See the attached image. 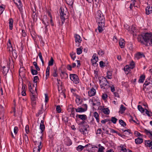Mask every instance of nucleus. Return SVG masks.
<instances>
[{
  "label": "nucleus",
  "mask_w": 152,
  "mask_h": 152,
  "mask_svg": "<svg viewBox=\"0 0 152 152\" xmlns=\"http://www.w3.org/2000/svg\"><path fill=\"white\" fill-rule=\"evenodd\" d=\"M142 37L144 41L146 42L147 44L150 45L152 43V33H146L142 35Z\"/></svg>",
  "instance_id": "2"
},
{
  "label": "nucleus",
  "mask_w": 152,
  "mask_h": 152,
  "mask_svg": "<svg viewBox=\"0 0 152 152\" xmlns=\"http://www.w3.org/2000/svg\"><path fill=\"white\" fill-rule=\"evenodd\" d=\"M53 152H61V151L58 147L57 149L56 148L53 150Z\"/></svg>",
  "instance_id": "64"
},
{
  "label": "nucleus",
  "mask_w": 152,
  "mask_h": 152,
  "mask_svg": "<svg viewBox=\"0 0 152 152\" xmlns=\"http://www.w3.org/2000/svg\"><path fill=\"white\" fill-rule=\"evenodd\" d=\"M56 110L58 113H60L61 112V107L60 106H57L56 108Z\"/></svg>",
  "instance_id": "47"
},
{
  "label": "nucleus",
  "mask_w": 152,
  "mask_h": 152,
  "mask_svg": "<svg viewBox=\"0 0 152 152\" xmlns=\"http://www.w3.org/2000/svg\"><path fill=\"white\" fill-rule=\"evenodd\" d=\"M87 146V145H86L84 146L81 145H79L77 147V150L78 151H81L85 147H86Z\"/></svg>",
  "instance_id": "29"
},
{
  "label": "nucleus",
  "mask_w": 152,
  "mask_h": 152,
  "mask_svg": "<svg viewBox=\"0 0 152 152\" xmlns=\"http://www.w3.org/2000/svg\"><path fill=\"white\" fill-rule=\"evenodd\" d=\"M101 11L100 10L98 11V13L96 14L97 21L98 22V29L99 32H102L103 30L104 26L105 19L102 15L100 14Z\"/></svg>",
  "instance_id": "1"
},
{
  "label": "nucleus",
  "mask_w": 152,
  "mask_h": 152,
  "mask_svg": "<svg viewBox=\"0 0 152 152\" xmlns=\"http://www.w3.org/2000/svg\"><path fill=\"white\" fill-rule=\"evenodd\" d=\"M89 102L90 103L92 104L93 106V103H94V98L91 99H89Z\"/></svg>",
  "instance_id": "60"
},
{
  "label": "nucleus",
  "mask_w": 152,
  "mask_h": 152,
  "mask_svg": "<svg viewBox=\"0 0 152 152\" xmlns=\"http://www.w3.org/2000/svg\"><path fill=\"white\" fill-rule=\"evenodd\" d=\"M40 128L41 130V133L42 134V135L39 138V139L38 142H39L42 140V136L43 135V132L45 129V126L44 124V121L42 120L41 121V123L40 125Z\"/></svg>",
  "instance_id": "8"
},
{
  "label": "nucleus",
  "mask_w": 152,
  "mask_h": 152,
  "mask_svg": "<svg viewBox=\"0 0 152 152\" xmlns=\"http://www.w3.org/2000/svg\"><path fill=\"white\" fill-rule=\"evenodd\" d=\"M94 117L95 118L96 120V121L98 123L99 122V114L96 112H95L94 113Z\"/></svg>",
  "instance_id": "30"
},
{
  "label": "nucleus",
  "mask_w": 152,
  "mask_h": 152,
  "mask_svg": "<svg viewBox=\"0 0 152 152\" xmlns=\"http://www.w3.org/2000/svg\"><path fill=\"white\" fill-rule=\"evenodd\" d=\"M98 57L96 56V54L94 53L92 56V58L91 60V61L92 64H94L98 61Z\"/></svg>",
  "instance_id": "12"
},
{
  "label": "nucleus",
  "mask_w": 152,
  "mask_h": 152,
  "mask_svg": "<svg viewBox=\"0 0 152 152\" xmlns=\"http://www.w3.org/2000/svg\"><path fill=\"white\" fill-rule=\"evenodd\" d=\"M70 56L72 58L73 60H74L75 58H76L75 53L72 52L70 54Z\"/></svg>",
  "instance_id": "40"
},
{
  "label": "nucleus",
  "mask_w": 152,
  "mask_h": 152,
  "mask_svg": "<svg viewBox=\"0 0 152 152\" xmlns=\"http://www.w3.org/2000/svg\"><path fill=\"white\" fill-rule=\"evenodd\" d=\"M102 111L105 114H108L110 113L109 110L107 108H103L102 109Z\"/></svg>",
  "instance_id": "31"
},
{
  "label": "nucleus",
  "mask_w": 152,
  "mask_h": 152,
  "mask_svg": "<svg viewBox=\"0 0 152 152\" xmlns=\"http://www.w3.org/2000/svg\"><path fill=\"white\" fill-rule=\"evenodd\" d=\"M7 50L9 52H12V54L13 53H15V50H13V48L12 47H10V48H7Z\"/></svg>",
  "instance_id": "42"
},
{
  "label": "nucleus",
  "mask_w": 152,
  "mask_h": 152,
  "mask_svg": "<svg viewBox=\"0 0 152 152\" xmlns=\"http://www.w3.org/2000/svg\"><path fill=\"white\" fill-rule=\"evenodd\" d=\"M13 20L12 19L10 18L9 19V24L10 29L11 30H12L13 27Z\"/></svg>",
  "instance_id": "26"
},
{
  "label": "nucleus",
  "mask_w": 152,
  "mask_h": 152,
  "mask_svg": "<svg viewBox=\"0 0 152 152\" xmlns=\"http://www.w3.org/2000/svg\"><path fill=\"white\" fill-rule=\"evenodd\" d=\"M111 88V90L112 92H113L115 91V87L113 85H112L110 87Z\"/></svg>",
  "instance_id": "61"
},
{
  "label": "nucleus",
  "mask_w": 152,
  "mask_h": 152,
  "mask_svg": "<svg viewBox=\"0 0 152 152\" xmlns=\"http://www.w3.org/2000/svg\"><path fill=\"white\" fill-rule=\"evenodd\" d=\"M104 53V52L102 50H100L98 52L99 55L101 56L103 55Z\"/></svg>",
  "instance_id": "51"
},
{
  "label": "nucleus",
  "mask_w": 152,
  "mask_h": 152,
  "mask_svg": "<svg viewBox=\"0 0 152 152\" xmlns=\"http://www.w3.org/2000/svg\"><path fill=\"white\" fill-rule=\"evenodd\" d=\"M29 126L28 125H26L25 127V131L27 134L29 132Z\"/></svg>",
  "instance_id": "53"
},
{
  "label": "nucleus",
  "mask_w": 152,
  "mask_h": 152,
  "mask_svg": "<svg viewBox=\"0 0 152 152\" xmlns=\"http://www.w3.org/2000/svg\"><path fill=\"white\" fill-rule=\"evenodd\" d=\"M84 106L86 107V108H83L82 107H78L76 109H75L77 112H83L86 111L87 109V106L86 104H85Z\"/></svg>",
  "instance_id": "13"
},
{
  "label": "nucleus",
  "mask_w": 152,
  "mask_h": 152,
  "mask_svg": "<svg viewBox=\"0 0 152 152\" xmlns=\"http://www.w3.org/2000/svg\"><path fill=\"white\" fill-rule=\"evenodd\" d=\"M37 97V96H36L35 98V99H34V100H33L32 99V96H31V98L32 101V104H36V103L35 101L36 100Z\"/></svg>",
  "instance_id": "54"
},
{
  "label": "nucleus",
  "mask_w": 152,
  "mask_h": 152,
  "mask_svg": "<svg viewBox=\"0 0 152 152\" xmlns=\"http://www.w3.org/2000/svg\"><path fill=\"white\" fill-rule=\"evenodd\" d=\"M14 2L17 6L19 10L22 9V4L21 0H13Z\"/></svg>",
  "instance_id": "11"
},
{
  "label": "nucleus",
  "mask_w": 152,
  "mask_h": 152,
  "mask_svg": "<svg viewBox=\"0 0 152 152\" xmlns=\"http://www.w3.org/2000/svg\"><path fill=\"white\" fill-rule=\"evenodd\" d=\"M145 76L144 75H141L139 79V82L140 83H143L145 80Z\"/></svg>",
  "instance_id": "27"
},
{
  "label": "nucleus",
  "mask_w": 152,
  "mask_h": 152,
  "mask_svg": "<svg viewBox=\"0 0 152 152\" xmlns=\"http://www.w3.org/2000/svg\"><path fill=\"white\" fill-rule=\"evenodd\" d=\"M129 67L131 69H133L135 67V63L133 61L130 63Z\"/></svg>",
  "instance_id": "41"
},
{
  "label": "nucleus",
  "mask_w": 152,
  "mask_h": 152,
  "mask_svg": "<svg viewBox=\"0 0 152 152\" xmlns=\"http://www.w3.org/2000/svg\"><path fill=\"white\" fill-rule=\"evenodd\" d=\"M77 117H78L80 119L83 121L85 120L87 118V116L86 115H77Z\"/></svg>",
  "instance_id": "20"
},
{
  "label": "nucleus",
  "mask_w": 152,
  "mask_h": 152,
  "mask_svg": "<svg viewBox=\"0 0 152 152\" xmlns=\"http://www.w3.org/2000/svg\"><path fill=\"white\" fill-rule=\"evenodd\" d=\"M119 45L121 48H124L125 45V42L124 39H121L119 40Z\"/></svg>",
  "instance_id": "22"
},
{
  "label": "nucleus",
  "mask_w": 152,
  "mask_h": 152,
  "mask_svg": "<svg viewBox=\"0 0 152 152\" xmlns=\"http://www.w3.org/2000/svg\"><path fill=\"white\" fill-rule=\"evenodd\" d=\"M152 86V81L150 80L149 79L148 80L147 79H146L143 86V90L146 92L147 91V90L150 89Z\"/></svg>",
  "instance_id": "3"
},
{
  "label": "nucleus",
  "mask_w": 152,
  "mask_h": 152,
  "mask_svg": "<svg viewBox=\"0 0 152 152\" xmlns=\"http://www.w3.org/2000/svg\"><path fill=\"white\" fill-rule=\"evenodd\" d=\"M61 18L62 23H63L66 18H67L69 15V13L67 10H61L60 12Z\"/></svg>",
  "instance_id": "5"
},
{
  "label": "nucleus",
  "mask_w": 152,
  "mask_h": 152,
  "mask_svg": "<svg viewBox=\"0 0 152 152\" xmlns=\"http://www.w3.org/2000/svg\"><path fill=\"white\" fill-rule=\"evenodd\" d=\"M145 110V113L148 116H151L152 115V113L150 112L149 111H148L147 109Z\"/></svg>",
  "instance_id": "44"
},
{
  "label": "nucleus",
  "mask_w": 152,
  "mask_h": 152,
  "mask_svg": "<svg viewBox=\"0 0 152 152\" xmlns=\"http://www.w3.org/2000/svg\"><path fill=\"white\" fill-rule=\"evenodd\" d=\"M145 145L146 146L149 147H151V149L152 148V141L150 140H145Z\"/></svg>",
  "instance_id": "18"
},
{
  "label": "nucleus",
  "mask_w": 152,
  "mask_h": 152,
  "mask_svg": "<svg viewBox=\"0 0 152 152\" xmlns=\"http://www.w3.org/2000/svg\"><path fill=\"white\" fill-rule=\"evenodd\" d=\"M130 69L131 68L129 65H126L124 68V70L126 72H128L130 71Z\"/></svg>",
  "instance_id": "34"
},
{
  "label": "nucleus",
  "mask_w": 152,
  "mask_h": 152,
  "mask_svg": "<svg viewBox=\"0 0 152 152\" xmlns=\"http://www.w3.org/2000/svg\"><path fill=\"white\" fill-rule=\"evenodd\" d=\"M45 102H47L48 100V95L46 94H45Z\"/></svg>",
  "instance_id": "63"
},
{
  "label": "nucleus",
  "mask_w": 152,
  "mask_h": 152,
  "mask_svg": "<svg viewBox=\"0 0 152 152\" xmlns=\"http://www.w3.org/2000/svg\"><path fill=\"white\" fill-rule=\"evenodd\" d=\"M143 56H144V55L143 53L138 52L135 54L134 57L136 59H138L142 58Z\"/></svg>",
  "instance_id": "19"
},
{
  "label": "nucleus",
  "mask_w": 152,
  "mask_h": 152,
  "mask_svg": "<svg viewBox=\"0 0 152 152\" xmlns=\"http://www.w3.org/2000/svg\"><path fill=\"white\" fill-rule=\"evenodd\" d=\"M75 101L77 104L78 105L81 104L82 100L79 97H77Z\"/></svg>",
  "instance_id": "37"
},
{
  "label": "nucleus",
  "mask_w": 152,
  "mask_h": 152,
  "mask_svg": "<svg viewBox=\"0 0 152 152\" xmlns=\"http://www.w3.org/2000/svg\"><path fill=\"white\" fill-rule=\"evenodd\" d=\"M99 65L100 67H103L104 66V64L103 61H101L99 62Z\"/></svg>",
  "instance_id": "56"
},
{
  "label": "nucleus",
  "mask_w": 152,
  "mask_h": 152,
  "mask_svg": "<svg viewBox=\"0 0 152 152\" xmlns=\"http://www.w3.org/2000/svg\"><path fill=\"white\" fill-rule=\"evenodd\" d=\"M89 126L87 124H82L80 126V131L83 135H86L88 133V129Z\"/></svg>",
  "instance_id": "4"
},
{
  "label": "nucleus",
  "mask_w": 152,
  "mask_h": 152,
  "mask_svg": "<svg viewBox=\"0 0 152 152\" xmlns=\"http://www.w3.org/2000/svg\"><path fill=\"white\" fill-rule=\"evenodd\" d=\"M135 142L137 144H139L142 143L143 141V139L140 138H138L135 139Z\"/></svg>",
  "instance_id": "23"
},
{
  "label": "nucleus",
  "mask_w": 152,
  "mask_h": 152,
  "mask_svg": "<svg viewBox=\"0 0 152 152\" xmlns=\"http://www.w3.org/2000/svg\"><path fill=\"white\" fill-rule=\"evenodd\" d=\"M82 49L81 48H78L77 49V53L78 55H80L82 53Z\"/></svg>",
  "instance_id": "35"
},
{
  "label": "nucleus",
  "mask_w": 152,
  "mask_h": 152,
  "mask_svg": "<svg viewBox=\"0 0 152 152\" xmlns=\"http://www.w3.org/2000/svg\"><path fill=\"white\" fill-rule=\"evenodd\" d=\"M126 109V108L123 104L121 105L119 112L121 114L123 113Z\"/></svg>",
  "instance_id": "21"
},
{
  "label": "nucleus",
  "mask_w": 152,
  "mask_h": 152,
  "mask_svg": "<svg viewBox=\"0 0 152 152\" xmlns=\"http://www.w3.org/2000/svg\"><path fill=\"white\" fill-rule=\"evenodd\" d=\"M33 66L31 67V72L32 75H37L38 73L37 71V70L33 69Z\"/></svg>",
  "instance_id": "28"
},
{
  "label": "nucleus",
  "mask_w": 152,
  "mask_h": 152,
  "mask_svg": "<svg viewBox=\"0 0 152 152\" xmlns=\"http://www.w3.org/2000/svg\"><path fill=\"white\" fill-rule=\"evenodd\" d=\"M96 93V90L94 88H92L88 92V95L89 96H94Z\"/></svg>",
  "instance_id": "14"
},
{
  "label": "nucleus",
  "mask_w": 152,
  "mask_h": 152,
  "mask_svg": "<svg viewBox=\"0 0 152 152\" xmlns=\"http://www.w3.org/2000/svg\"><path fill=\"white\" fill-rule=\"evenodd\" d=\"M102 132V131L100 129H98L97 130L96 132V134H101V132Z\"/></svg>",
  "instance_id": "58"
},
{
  "label": "nucleus",
  "mask_w": 152,
  "mask_h": 152,
  "mask_svg": "<svg viewBox=\"0 0 152 152\" xmlns=\"http://www.w3.org/2000/svg\"><path fill=\"white\" fill-rule=\"evenodd\" d=\"M107 96V95L106 94H103L102 95V98L104 100L105 99Z\"/></svg>",
  "instance_id": "57"
},
{
  "label": "nucleus",
  "mask_w": 152,
  "mask_h": 152,
  "mask_svg": "<svg viewBox=\"0 0 152 152\" xmlns=\"http://www.w3.org/2000/svg\"><path fill=\"white\" fill-rule=\"evenodd\" d=\"M124 27L125 29L129 31H130V28L129 26L127 24H125L124 25Z\"/></svg>",
  "instance_id": "49"
},
{
  "label": "nucleus",
  "mask_w": 152,
  "mask_h": 152,
  "mask_svg": "<svg viewBox=\"0 0 152 152\" xmlns=\"http://www.w3.org/2000/svg\"><path fill=\"white\" fill-rule=\"evenodd\" d=\"M75 41L76 43H80L81 42L82 39L80 37L78 34H75Z\"/></svg>",
  "instance_id": "15"
},
{
  "label": "nucleus",
  "mask_w": 152,
  "mask_h": 152,
  "mask_svg": "<svg viewBox=\"0 0 152 152\" xmlns=\"http://www.w3.org/2000/svg\"><path fill=\"white\" fill-rule=\"evenodd\" d=\"M104 149V148L103 146L100 147L98 150V152H103V150Z\"/></svg>",
  "instance_id": "50"
},
{
  "label": "nucleus",
  "mask_w": 152,
  "mask_h": 152,
  "mask_svg": "<svg viewBox=\"0 0 152 152\" xmlns=\"http://www.w3.org/2000/svg\"><path fill=\"white\" fill-rule=\"evenodd\" d=\"M137 107L138 110L141 113H142L144 112V110L141 106L139 105Z\"/></svg>",
  "instance_id": "38"
},
{
  "label": "nucleus",
  "mask_w": 152,
  "mask_h": 152,
  "mask_svg": "<svg viewBox=\"0 0 152 152\" xmlns=\"http://www.w3.org/2000/svg\"><path fill=\"white\" fill-rule=\"evenodd\" d=\"M42 146L41 145V141L39 142V145L38 146V148H35L33 149V152H40V149L42 148Z\"/></svg>",
  "instance_id": "16"
},
{
  "label": "nucleus",
  "mask_w": 152,
  "mask_h": 152,
  "mask_svg": "<svg viewBox=\"0 0 152 152\" xmlns=\"http://www.w3.org/2000/svg\"><path fill=\"white\" fill-rule=\"evenodd\" d=\"M99 83L101 88H104L106 86L108 83L106 79L103 77H99Z\"/></svg>",
  "instance_id": "7"
},
{
  "label": "nucleus",
  "mask_w": 152,
  "mask_h": 152,
  "mask_svg": "<svg viewBox=\"0 0 152 152\" xmlns=\"http://www.w3.org/2000/svg\"><path fill=\"white\" fill-rule=\"evenodd\" d=\"M117 120V119L115 117H112L111 118V121L113 124H115Z\"/></svg>",
  "instance_id": "43"
},
{
  "label": "nucleus",
  "mask_w": 152,
  "mask_h": 152,
  "mask_svg": "<svg viewBox=\"0 0 152 152\" xmlns=\"http://www.w3.org/2000/svg\"><path fill=\"white\" fill-rule=\"evenodd\" d=\"M152 13V10H145V13L146 15H148Z\"/></svg>",
  "instance_id": "59"
},
{
  "label": "nucleus",
  "mask_w": 152,
  "mask_h": 152,
  "mask_svg": "<svg viewBox=\"0 0 152 152\" xmlns=\"http://www.w3.org/2000/svg\"><path fill=\"white\" fill-rule=\"evenodd\" d=\"M44 111V109L43 108V106H42L41 109L39 110L38 112V115L40 114H42L43 113V111Z\"/></svg>",
  "instance_id": "55"
},
{
  "label": "nucleus",
  "mask_w": 152,
  "mask_h": 152,
  "mask_svg": "<svg viewBox=\"0 0 152 152\" xmlns=\"http://www.w3.org/2000/svg\"><path fill=\"white\" fill-rule=\"evenodd\" d=\"M94 99V103H93V106H99L100 103L99 101V100L98 99H96L94 98H93Z\"/></svg>",
  "instance_id": "24"
},
{
  "label": "nucleus",
  "mask_w": 152,
  "mask_h": 152,
  "mask_svg": "<svg viewBox=\"0 0 152 152\" xmlns=\"http://www.w3.org/2000/svg\"><path fill=\"white\" fill-rule=\"evenodd\" d=\"M54 60L53 58L52 57H51L50 58V60L49 61L48 63V66H52L53 64Z\"/></svg>",
  "instance_id": "33"
},
{
  "label": "nucleus",
  "mask_w": 152,
  "mask_h": 152,
  "mask_svg": "<svg viewBox=\"0 0 152 152\" xmlns=\"http://www.w3.org/2000/svg\"><path fill=\"white\" fill-rule=\"evenodd\" d=\"M57 71L56 69H54L53 71V76L54 77H56L58 76V74L57 73Z\"/></svg>",
  "instance_id": "45"
},
{
  "label": "nucleus",
  "mask_w": 152,
  "mask_h": 152,
  "mask_svg": "<svg viewBox=\"0 0 152 152\" xmlns=\"http://www.w3.org/2000/svg\"><path fill=\"white\" fill-rule=\"evenodd\" d=\"M65 144L68 145L69 146L72 144V142L70 140L68 139H67L65 141Z\"/></svg>",
  "instance_id": "32"
},
{
  "label": "nucleus",
  "mask_w": 152,
  "mask_h": 152,
  "mask_svg": "<svg viewBox=\"0 0 152 152\" xmlns=\"http://www.w3.org/2000/svg\"><path fill=\"white\" fill-rule=\"evenodd\" d=\"M125 145H121L120 146L121 148L120 152H127V150L125 148Z\"/></svg>",
  "instance_id": "25"
},
{
  "label": "nucleus",
  "mask_w": 152,
  "mask_h": 152,
  "mask_svg": "<svg viewBox=\"0 0 152 152\" xmlns=\"http://www.w3.org/2000/svg\"><path fill=\"white\" fill-rule=\"evenodd\" d=\"M6 6L4 4H2L0 6V10L1 9H5Z\"/></svg>",
  "instance_id": "62"
},
{
  "label": "nucleus",
  "mask_w": 152,
  "mask_h": 152,
  "mask_svg": "<svg viewBox=\"0 0 152 152\" xmlns=\"http://www.w3.org/2000/svg\"><path fill=\"white\" fill-rule=\"evenodd\" d=\"M35 85L36 87L35 88V91H34L33 90L32 88V86H31V85H28V88L30 92L31 93L30 94V95L31 96H32V99L33 100H34V99H35V98L36 96H37V95L36 88L37 84H36Z\"/></svg>",
  "instance_id": "6"
},
{
  "label": "nucleus",
  "mask_w": 152,
  "mask_h": 152,
  "mask_svg": "<svg viewBox=\"0 0 152 152\" xmlns=\"http://www.w3.org/2000/svg\"><path fill=\"white\" fill-rule=\"evenodd\" d=\"M33 65L34 66L36 69L38 71L40 70V68L37 65V63L36 62H34L33 63Z\"/></svg>",
  "instance_id": "36"
},
{
  "label": "nucleus",
  "mask_w": 152,
  "mask_h": 152,
  "mask_svg": "<svg viewBox=\"0 0 152 152\" xmlns=\"http://www.w3.org/2000/svg\"><path fill=\"white\" fill-rule=\"evenodd\" d=\"M112 74L110 72H108L107 73V77L108 79H111V78L110 77L112 76Z\"/></svg>",
  "instance_id": "48"
},
{
  "label": "nucleus",
  "mask_w": 152,
  "mask_h": 152,
  "mask_svg": "<svg viewBox=\"0 0 152 152\" xmlns=\"http://www.w3.org/2000/svg\"><path fill=\"white\" fill-rule=\"evenodd\" d=\"M119 123L121 126H123L124 127L126 126V124L122 120H119Z\"/></svg>",
  "instance_id": "39"
},
{
  "label": "nucleus",
  "mask_w": 152,
  "mask_h": 152,
  "mask_svg": "<svg viewBox=\"0 0 152 152\" xmlns=\"http://www.w3.org/2000/svg\"><path fill=\"white\" fill-rule=\"evenodd\" d=\"M144 132L148 136L149 138L152 140V131L151 132L149 130L145 129Z\"/></svg>",
  "instance_id": "17"
},
{
  "label": "nucleus",
  "mask_w": 152,
  "mask_h": 152,
  "mask_svg": "<svg viewBox=\"0 0 152 152\" xmlns=\"http://www.w3.org/2000/svg\"><path fill=\"white\" fill-rule=\"evenodd\" d=\"M18 128L17 126H15L14 129V132L15 134H16L18 131Z\"/></svg>",
  "instance_id": "52"
},
{
  "label": "nucleus",
  "mask_w": 152,
  "mask_h": 152,
  "mask_svg": "<svg viewBox=\"0 0 152 152\" xmlns=\"http://www.w3.org/2000/svg\"><path fill=\"white\" fill-rule=\"evenodd\" d=\"M70 79L75 84H77L79 83V79L76 75L71 74L70 75Z\"/></svg>",
  "instance_id": "9"
},
{
  "label": "nucleus",
  "mask_w": 152,
  "mask_h": 152,
  "mask_svg": "<svg viewBox=\"0 0 152 152\" xmlns=\"http://www.w3.org/2000/svg\"><path fill=\"white\" fill-rule=\"evenodd\" d=\"M39 80V78L38 76H35L34 77V82L37 84L38 80Z\"/></svg>",
  "instance_id": "46"
},
{
  "label": "nucleus",
  "mask_w": 152,
  "mask_h": 152,
  "mask_svg": "<svg viewBox=\"0 0 152 152\" xmlns=\"http://www.w3.org/2000/svg\"><path fill=\"white\" fill-rule=\"evenodd\" d=\"M130 31H129L133 34L134 36H137V33L138 32V31L137 29H136V27L135 25H133L130 28Z\"/></svg>",
  "instance_id": "10"
}]
</instances>
